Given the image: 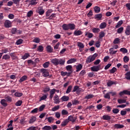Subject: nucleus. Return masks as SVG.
Masks as SVG:
<instances>
[{
  "mask_svg": "<svg viewBox=\"0 0 130 130\" xmlns=\"http://www.w3.org/2000/svg\"><path fill=\"white\" fill-rule=\"evenodd\" d=\"M37 12L38 13L39 15H43L45 11H44V9H43V7H39Z\"/></svg>",
  "mask_w": 130,
  "mask_h": 130,
  "instance_id": "nucleus-6",
  "label": "nucleus"
},
{
  "mask_svg": "<svg viewBox=\"0 0 130 130\" xmlns=\"http://www.w3.org/2000/svg\"><path fill=\"white\" fill-rule=\"evenodd\" d=\"M47 51V52H50V53H51L52 52L53 49H52V47L50 45H48L46 47Z\"/></svg>",
  "mask_w": 130,
  "mask_h": 130,
  "instance_id": "nucleus-21",
  "label": "nucleus"
},
{
  "mask_svg": "<svg viewBox=\"0 0 130 130\" xmlns=\"http://www.w3.org/2000/svg\"><path fill=\"white\" fill-rule=\"evenodd\" d=\"M4 26L6 28H10L12 27V22L9 20H6L4 22Z\"/></svg>",
  "mask_w": 130,
  "mask_h": 130,
  "instance_id": "nucleus-4",
  "label": "nucleus"
},
{
  "mask_svg": "<svg viewBox=\"0 0 130 130\" xmlns=\"http://www.w3.org/2000/svg\"><path fill=\"white\" fill-rule=\"evenodd\" d=\"M52 12H53V10H52V9H49L46 12V17H49V16H50V13H52Z\"/></svg>",
  "mask_w": 130,
  "mask_h": 130,
  "instance_id": "nucleus-33",
  "label": "nucleus"
},
{
  "mask_svg": "<svg viewBox=\"0 0 130 130\" xmlns=\"http://www.w3.org/2000/svg\"><path fill=\"white\" fill-rule=\"evenodd\" d=\"M72 69H73V67L71 65L66 66V70L69 72H72Z\"/></svg>",
  "mask_w": 130,
  "mask_h": 130,
  "instance_id": "nucleus-53",
  "label": "nucleus"
},
{
  "mask_svg": "<svg viewBox=\"0 0 130 130\" xmlns=\"http://www.w3.org/2000/svg\"><path fill=\"white\" fill-rule=\"evenodd\" d=\"M62 28L63 30H65L66 31H67V30H69L70 29L69 24H63L62 25Z\"/></svg>",
  "mask_w": 130,
  "mask_h": 130,
  "instance_id": "nucleus-24",
  "label": "nucleus"
},
{
  "mask_svg": "<svg viewBox=\"0 0 130 130\" xmlns=\"http://www.w3.org/2000/svg\"><path fill=\"white\" fill-rule=\"evenodd\" d=\"M55 94V88H53L50 91V98H53V95Z\"/></svg>",
  "mask_w": 130,
  "mask_h": 130,
  "instance_id": "nucleus-15",
  "label": "nucleus"
},
{
  "mask_svg": "<svg viewBox=\"0 0 130 130\" xmlns=\"http://www.w3.org/2000/svg\"><path fill=\"white\" fill-rule=\"evenodd\" d=\"M11 58V57H10V55L8 54H6L3 55L2 59H5V60H7L8 59H10Z\"/></svg>",
  "mask_w": 130,
  "mask_h": 130,
  "instance_id": "nucleus-37",
  "label": "nucleus"
},
{
  "mask_svg": "<svg viewBox=\"0 0 130 130\" xmlns=\"http://www.w3.org/2000/svg\"><path fill=\"white\" fill-rule=\"evenodd\" d=\"M112 85H116V82H115L114 81H112L111 80H109L107 82V86L108 87H110L111 86H112Z\"/></svg>",
  "mask_w": 130,
  "mask_h": 130,
  "instance_id": "nucleus-20",
  "label": "nucleus"
},
{
  "mask_svg": "<svg viewBox=\"0 0 130 130\" xmlns=\"http://www.w3.org/2000/svg\"><path fill=\"white\" fill-rule=\"evenodd\" d=\"M81 92H84V90L79 87L77 89V91H76V94H77V95H79L81 93Z\"/></svg>",
  "mask_w": 130,
  "mask_h": 130,
  "instance_id": "nucleus-59",
  "label": "nucleus"
},
{
  "mask_svg": "<svg viewBox=\"0 0 130 130\" xmlns=\"http://www.w3.org/2000/svg\"><path fill=\"white\" fill-rule=\"evenodd\" d=\"M28 77L26 75L22 76L19 80V83H22L24 82V81H26L27 80Z\"/></svg>",
  "mask_w": 130,
  "mask_h": 130,
  "instance_id": "nucleus-23",
  "label": "nucleus"
},
{
  "mask_svg": "<svg viewBox=\"0 0 130 130\" xmlns=\"http://www.w3.org/2000/svg\"><path fill=\"white\" fill-rule=\"evenodd\" d=\"M130 95V91L128 90H123V91H121L119 95L120 96H122L123 95Z\"/></svg>",
  "mask_w": 130,
  "mask_h": 130,
  "instance_id": "nucleus-11",
  "label": "nucleus"
},
{
  "mask_svg": "<svg viewBox=\"0 0 130 130\" xmlns=\"http://www.w3.org/2000/svg\"><path fill=\"white\" fill-rule=\"evenodd\" d=\"M32 15H33V11L32 10L28 11L27 13V16L28 17H31Z\"/></svg>",
  "mask_w": 130,
  "mask_h": 130,
  "instance_id": "nucleus-60",
  "label": "nucleus"
},
{
  "mask_svg": "<svg viewBox=\"0 0 130 130\" xmlns=\"http://www.w3.org/2000/svg\"><path fill=\"white\" fill-rule=\"evenodd\" d=\"M94 11L95 13H100V7L98 6H95L94 8Z\"/></svg>",
  "mask_w": 130,
  "mask_h": 130,
  "instance_id": "nucleus-43",
  "label": "nucleus"
},
{
  "mask_svg": "<svg viewBox=\"0 0 130 130\" xmlns=\"http://www.w3.org/2000/svg\"><path fill=\"white\" fill-rule=\"evenodd\" d=\"M38 129V127L31 126L27 129V130H37Z\"/></svg>",
  "mask_w": 130,
  "mask_h": 130,
  "instance_id": "nucleus-64",
  "label": "nucleus"
},
{
  "mask_svg": "<svg viewBox=\"0 0 130 130\" xmlns=\"http://www.w3.org/2000/svg\"><path fill=\"white\" fill-rule=\"evenodd\" d=\"M77 45L78 47H80V48H84V44L81 42H78Z\"/></svg>",
  "mask_w": 130,
  "mask_h": 130,
  "instance_id": "nucleus-55",
  "label": "nucleus"
},
{
  "mask_svg": "<svg viewBox=\"0 0 130 130\" xmlns=\"http://www.w3.org/2000/svg\"><path fill=\"white\" fill-rule=\"evenodd\" d=\"M61 100L63 102H66V101H69V100H70V98L68 96L64 95L61 98Z\"/></svg>",
  "mask_w": 130,
  "mask_h": 130,
  "instance_id": "nucleus-18",
  "label": "nucleus"
},
{
  "mask_svg": "<svg viewBox=\"0 0 130 130\" xmlns=\"http://www.w3.org/2000/svg\"><path fill=\"white\" fill-rule=\"evenodd\" d=\"M10 55L11 57H12L13 59H17V58H18V57L16 56L15 53H10Z\"/></svg>",
  "mask_w": 130,
  "mask_h": 130,
  "instance_id": "nucleus-47",
  "label": "nucleus"
},
{
  "mask_svg": "<svg viewBox=\"0 0 130 130\" xmlns=\"http://www.w3.org/2000/svg\"><path fill=\"white\" fill-rule=\"evenodd\" d=\"M120 51L121 52H122V53H127V49H126V48H121L120 49Z\"/></svg>",
  "mask_w": 130,
  "mask_h": 130,
  "instance_id": "nucleus-44",
  "label": "nucleus"
},
{
  "mask_svg": "<svg viewBox=\"0 0 130 130\" xmlns=\"http://www.w3.org/2000/svg\"><path fill=\"white\" fill-rule=\"evenodd\" d=\"M30 56V54L29 53H25L24 55L22 56V59H26V58H28Z\"/></svg>",
  "mask_w": 130,
  "mask_h": 130,
  "instance_id": "nucleus-50",
  "label": "nucleus"
},
{
  "mask_svg": "<svg viewBox=\"0 0 130 130\" xmlns=\"http://www.w3.org/2000/svg\"><path fill=\"white\" fill-rule=\"evenodd\" d=\"M68 121H71L72 122H75L77 120V117H74L72 115H70L68 117Z\"/></svg>",
  "mask_w": 130,
  "mask_h": 130,
  "instance_id": "nucleus-7",
  "label": "nucleus"
},
{
  "mask_svg": "<svg viewBox=\"0 0 130 130\" xmlns=\"http://www.w3.org/2000/svg\"><path fill=\"white\" fill-rule=\"evenodd\" d=\"M82 34H83V32L80 30H75L74 32V35L75 36H80V35H82Z\"/></svg>",
  "mask_w": 130,
  "mask_h": 130,
  "instance_id": "nucleus-17",
  "label": "nucleus"
},
{
  "mask_svg": "<svg viewBox=\"0 0 130 130\" xmlns=\"http://www.w3.org/2000/svg\"><path fill=\"white\" fill-rule=\"evenodd\" d=\"M97 57V54H94L93 56H89L86 59V63H90L92 61L95 60V58Z\"/></svg>",
  "mask_w": 130,
  "mask_h": 130,
  "instance_id": "nucleus-2",
  "label": "nucleus"
},
{
  "mask_svg": "<svg viewBox=\"0 0 130 130\" xmlns=\"http://www.w3.org/2000/svg\"><path fill=\"white\" fill-rule=\"evenodd\" d=\"M68 123H69V120L67 119L61 122V126H66Z\"/></svg>",
  "mask_w": 130,
  "mask_h": 130,
  "instance_id": "nucleus-30",
  "label": "nucleus"
},
{
  "mask_svg": "<svg viewBox=\"0 0 130 130\" xmlns=\"http://www.w3.org/2000/svg\"><path fill=\"white\" fill-rule=\"evenodd\" d=\"M68 25L70 30H75L76 28V25L73 23H69Z\"/></svg>",
  "mask_w": 130,
  "mask_h": 130,
  "instance_id": "nucleus-25",
  "label": "nucleus"
},
{
  "mask_svg": "<svg viewBox=\"0 0 130 130\" xmlns=\"http://www.w3.org/2000/svg\"><path fill=\"white\" fill-rule=\"evenodd\" d=\"M51 126L48 125H46L42 128V129L44 130H51Z\"/></svg>",
  "mask_w": 130,
  "mask_h": 130,
  "instance_id": "nucleus-48",
  "label": "nucleus"
},
{
  "mask_svg": "<svg viewBox=\"0 0 130 130\" xmlns=\"http://www.w3.org/2000/svg\"><path fill=\"white\" fill-rule=\"evenodd\" d=\"M45 108V105H42L39 107V110L40 112L43 111Z\"/></svg>",
  "mask_w": 130,
  "mask_h": 130,
  "instance_id": "nucleus-56",
  "label": "nucleus"
},
{
  "mask_svg": "<svg viewBox=\"0 0 130 130\" xmlns=\"http://www.w3.org/2000/svg\"><path fill=\"white\" fill-rule=\"evenodd\" d=\"M55 115L56 118H59L60 117V113L59 112H56L55 113Z\"/></svg>",
  "mask_w": 130,
  "mask_h": 130,
  "instance_id": "nucleus-63",
  "label": "nucleus"
},
{
  "mask_svg": "<svg viewBox=\"0 0 130 130\" xmlns=\"http://www.w3.org/2000/svg\"><path fill=\"white\" fill-rule=\"evenodd\" d=\"M59 105L55 106L52 108V111H56L59 109Z\"/></svg>",
  "mask_w": 130,
  "mask_h": 130,
  "instance_id": "nucleus-45",
  "label": "nucleus"
},
{
  "mask_svg": "<svg viewBox=\"0 0 130 130\" xmlns=\"http://www.w3.org/2000/svg\"><path fill=\"white\" fill-rule=\"evenodd\" d=\"M125 78L126 79V80H130V71L127 72L125 74Z\"/></svg>",
  "mask_w": 130,
  "mask_h": 130,
  "instance_id": "nucleus-34",
  "label": "nucleus"
},
{
  "mask_svg": "<svg viewBox=\"0 0 130 130\" xmlns=\"http://www.w3.org/2000/svg\"><path fill=\"white\" fill-rule=\"evenodd\" d=\"M120 43V39H119V38H116L113 41L114 44H118V43Z\"/></svg>",
  "mask_w": 130,
  "mask_h": 130,
  "instance_id": "nucleus-36",
  "label": "nucleus"
},
{
  "mask_svg": "<svg viewBox=\"0 0 130 130\" xmlns=\"http://www.w3.org/2000/svg\"><path fill=\"white\" fill-rule=\"evenodd\" d=\"M107 26V23L106 22H102L100 25V29H104V28H106Z\"/></svg>",
  "mask_w": 130,
  "mask_h": 130,
  "instance_id": "nucleus-27",
  "label": "nucleus"
},
{
  "mask_svg": "<svg viewBox=\"0 0 130 130\" xmlns=\"http://www.w3.org/2000/svg\"><path fill=\"white\" fill-rule=\"evenodd\" d=\"M14 96H15V97H21L23 96V93L19 92H16L14 94Z\"/></svg>",
  "mask_w": 130,
  "mask_h": 130,
  "instance_id": "nucleus-46",
  "label": "nucleus"
},
{
  "mask_svg": "<svg viewBox=\"0 0 130 130\" xmlns=\"http://www.w3.org/2000/svg\"><path fill=\"white\" fill-rule=\"evenodd\" d=\"M33 42H35V43H39V42H40V39L36 38L33 40Z\"/></svg>",
  "mask_w": 130,
  "mask_h": 130,
  "instance_id": "nucleus-61",
  "label": "nucleus"
},
{
  "mask_svg": "<svg viewBox=\"0 0 130 130\" xmlns=\"http://www.w3.org/2000/svg\"><path fill=\"white\" fill-rule=\"evenodd\" d=\"M41 72L43 77H48L49 76V72L46 69H41Z\"/></svg>",
  "mask_w": 130,
  "mask_h": 130,
  "instance_id": "nucleus-3",
  "label": "nucleus"
},
{
  "mask_svg": "<svg viewBox=\"0 0 130 130\" xmlns=\"http://www.w3.org/2000/svg\"><path fill=\"white\" fill-rule=\"evenodd\" d=\"M94 97L93 94H88L85 97V99H91Z\"/></svg>",
  "mask_w": 130,
  "mask_h": 130,
  "instance_id": "nucleus-58",
  "label": "nucleus"
},
{
  "mask_svg": "<svg viewBox=\"0 0 130 130\" xmlns=\"http://www.w3.org/2000/svg\"><path fill=\"white\" fill-rule=\"evenodd\" d=\"M102 18V14H96L94 16V19H97L98 20H101Z\"/></svg>",
  "mask_w": 130,
  "mask_h": 130,
  "instance_id": "nucleus-31",
  "label": "nucleus"
},
{
  "mask_svg": "<svg viewBox=\"0 0 130 130\" xmlns=\"http://www.w3.org/2000/svg\"><path fill=\"white\" fill-rule=\"evenodd\" d=\"M43 50V46L40 45L39 46L37 51H39L40 52H42V51Z\"/></svg>",
  "mask_w": 130,
  "mask_h": 130,
  "instance_id": "nucleus-62",
  "label": "nucleus"
},
{
  "mask_svg": "<svg viewBox=\"0 0 130 130\" xmlns=\"http://www.w3.org/2000/svg\"><path fill=\"white\" fill-rule=\"evenodd\" d=\"M38 2L37 1H36V0H31L29 2V5L30 6H35L36 5H37Z\"/></svg>",
  "mask_w": 130,
  "mask_h": 130,
  "instance_id": "nucleus-32",
  "label": "nucleus"
},
{
  "mask_svg": "<svg viewBox=\"0 0 130 130\" xmlns=\"http://www.w3.org/2000/svg\"><path fill=\"white\" fill-rule=\"evenodd\" d=\"M114 127L116 128H122L124 127V125H123L122 124H115Z\"/></svg>",
  "mask_w": 130,
  "mask_h": 130,
  "instance_id": "nucleus-29",
  "label": "nucleus"
},
{
  "mask_svg": "<svg viewBox=\"0 0 130 130\" xmlns=\"http://www.w3.org/2000/svg\"><path fill=\"white\" fill-rule=\"evenodd\" d=\"M102 119H103V120H108L109 121V120L111 119V116L106 114L103 116Z\"/></svg>",
  "mask_w": 130,
  "mask_h": 130,
  "instance_id": "nucleus-10",
  "label": "nucleus"
},
{
  "mask_svg": "<svg viewBox=\"0 0 130 130\" xmlns=\"http://www.w3.org/2000/svg\"><path fill=\"white\" fill-rule=\"evenodd\" d=\"M75 68L76 69V72L78 73V72H80L83 69V65L82 64H79L75 66Z\"/></svg>",
  "mask_w": 130,
  "mask_h": 130,
  "instance_id": "nucleus-13",
  "label": "nucleus"
},
{
  "mask_svg": "<svg viewBox=\"0 0 130 130\" xmlns=\"http://www.w3.org/2000/svg\"><path fill=\"white\" fill-rule=\"evenodd\" d=\"M109 53L111 55H113V54H115V53H116V52H117V51L116 50H113V48H111L110 49H109Z\"/></svg>",
  "mask_w": 130,
  "mask_h": 130,
  "instance_id": "nucleus-28",
  "label": "nucleus"
},
{
  "mask_svg": "<svg viewBox=\"0 0 130 130\" xmlns=\"http://www.w3.org/2000/svg\"><path fill=\"white\" fill-rule=\"evenodd\" d=\"M79 103H80V102L77 100L72 101L73 105H77V104H79Z\"/></svg>",
  "mask_w": 130,
  "mask_h": 130,
  "instance_id": "nucleus-57",
  "label": "nucleus"
},
{
  "mask_svg": "<svg viewBox=\"0 0 130 130\" xmlns=\"http://www.w3.org/2000/svg\"><path fill=\"white\" fill-rule=\"evenodd\" d=\"M49 64H50L49 61H47V62H45L43 64V67H44V68L46 69L49 67Z\"/></svg>",
  "mask_w": 130,
  "mask_h": 130,
  "instance_id": "nucleus-52",
  "label": "nucleus"
},
{
  "mask_svg": "<svg viewBox=\"0 0 130 130\" xmlns=\"http://www.w3.org/2000/svg\"><path fill=\"white\" fill-rule=\"evenodd\" d=\"M85 36H87L88 38H92L93 37V34L91 32H86L85 35Z\"/></svg>",
  "mask_w": 130,
  "mask_h": 130,
  "instance_id": "nucleus-35",
  "label": "nucleus"
},
{
  "mask_svg": "<svg viewBox=\"0 0 130 130\" xmlns=\"http://www.w3.org/2000/svg\"><path fill=\"white\" fill-rule=\"evenodd\" d=\"M54 101L55 104H58L59 103V97H58L57 94H55L54 96Z\"/></svg>",
  "mask_w": 130,
  "mask_h": 130,
  "instance_id": "nucleus-12",
  "label": "nucleus"
},
{
  "mask_svg": "<svg viewBox=\"0 0 130 130\" xmlns=\"http://www.w3.org/2000/svg\"><path fill=\"white\" fill-rule=\"evenodd\" d=\"M125 34L126 35H130V25H127L125 30Z\"/></svg>",
  "mask_w": 130,
  "mask_h": 130,
  "instance_id": "nucleus-16",
  "label": "nucleus"
},
{
  "mask_svg": "<svg viewBox=\"0 0 130 130\" xmlns=\"http://www.w3.org/2000/svg\"><path fill=\"white\" fill-rule=\"evenodd\" d=\"M61 114L62 115H68V114H69V112H68L67 110L63 109L61 111Z\"/></svg>",
  "mask_w": 130,
  "mask_h": 130,
  "instance_id": "nucleus-49",
  "label": "nucleus"
},
{
  "mask_svg": "<svg viewBox=\"0 0 130 130\" xmlns=\"http://www.w3.org/2000/svg\"><path fill=\"white\" fill-rule=\"evenodd\" d=\"M123 31V27H121L117 29V33H118V34H121V33H122Z\"/></svg>",
  "mask_w": 130,
  "mask_h": 130,
  "instance_id": "nucleus-40",
  "label": "nucleus"
},
{
  "mask_svg": "<svg viewBox=\"0 0 130 130\" xmlns=\"http://www.w3.org/2000/svg\"><path fill=\"white\" fill-rule=\"evenodd\" d=\"M51 61L54 66H58V64L63 65L64 64V62H66L64 60H63L62 59H57L56 58L52 59Z\"/></svg>",
  "mask_w": 130,
  "mask_h": 130,
  "instance_id": "nucleus-1",
  "label": "nucleus"
},
{
  "mask_svg": "<svg viewBox=\"0 0 130 130\" xmlns=\"http://www.w3.org/2000/svg\"><path fill=\"white\" fill-rule=\"evenodd\" d=\"M129 60V58H128V57H127V56H125L123 57L124 62H128Z\"/></svg>",
  "mask_w": 130,
  "mask_h": 130,
  "instance_id": "nucleus-54",
  "label": "nucleus"
},
{
  "mask_svg": "<svg viewBox=\"0 0 130 130\" xmlns=\"http://www.w3.org/2000/svg\"><path fill=\"white\" fill-rule=\"evenodd\" d=\"M1 104L4 107H7L8 106V102L6 100V99H2L0 102Z\"/></svg>",
  "mask_w": 130,
  "mask_h": 130,
  "instance_id": "nucleus-8",
  "label": "nucleus"
},
{
  "mask_svg": "<svg viewBox=\"0 0 130 130\" xmlns=\"http://www.w3.org/2000/svg\"><path fill=\"white\" fill-rule=\"evenodd\" d=\"M45 119H47L49 123H51V122H53V121H54V118H53V117H46Z\"/></svg>",
  "mask_w": 130,
  "mask_h": 130,
  "instance_id": "nucleus-19",
  "label": "nucleus"
},
{
  "mask_svg": "<svg viewBox=\"0 0 130 130\" xmlns=\"http://www.w3.org/2000/svg\"><path fill=\"white\" fill-rule=\"evenodd\" d=\"M92 30L93 33H99V32H100V29L99 28L94 27Z\"/></svg>",
  "mask_w": 130,
  "mask_h": 130,
  "instance_id": "nucleus-41",
  "label": "nucleus"
},
{
  "mask_svg": "<svg viewBox=\"0 0 130 130\" xmlns=\"http://www.w3.org/2000/svg\"><path fill=\"white\" fill-rule=\"evenodd\" d=\"M123 22L122 20L119 21L117 23V25L115 26V28H119L121 25H122V23Z\"/></svg>",
  "mask_w": 130,
  "mask_h": 130,
  "instance_id": "nucleus-38",
  "label": "nucleus"
},
{
  "mask_svg": "<svg viewBox=\"0 0 130 130\" xmlns=\"http://www.w3.org/2000/svg\"><path fill=\"white\" fill-rule=\"evenodd\" d=\"M36 119V116H32L29 120V123H33V122H35Z\"/></svg>",
  "mask_w": 130,
  "mask_h": 130,
  "instance_id": "nucleus-26",
  "label": "nucleus"
},
{
  "mask_svg": "<svg viewBox=\"0 0 130 130\" xmlns=\"http://www.w3.org/2000/svg\"><path fill=\"white\" fill-rule=\"evenodd\" d=\"M22 103H23L22 101H18L15 104V105L16 106H21V105H22Z\"/></svg>",
  "mask_w": 130,
  "mask_h": 130,
  "instance_id": "nucleus-51",
  "label": "nucleus"
},
{
  "mask_svg": "<svg viewBox=\"0 0 130 130\" xmlns=\"http://www.w3.org/2000/svg\"><path fill=\"white\" fill-rule=\"evenodd\" d=\"M73 88V86L72 85H70L68 87V89L66 91V93L67 94H69L71 91H72V89Z\"/></svg>",
  "mask_w": 130,
  "mask_h": 130,
  "instance_id": "nucleus-42",
  "label": "nucleus"
},
{
  "mask_svg": "<svg viewBox=\"0 0 130 130\" xmlns=\"http://www.w3.org/2000/svg\"><path fill=\"white\" fill-rule=\"evenodd\" d=\"M76 61H77V59L75 58H71L67 61V63L70 64V63H74V62H76Z\"/></svg>",
  "mask_w": 130,
  "mask_h": 130,
  "instance_id": "nucleus-14",
  "label": "nucleus"
},
{
  "mask_svg": "<svg viewBox=\"0 0 130 130\" xmlns=\"http://www.w3.org/2000/svg\"><path fill=\"white\" fill-rule=\"evenodd\" d=\"M118 103L119 104H122V103H126V100L123 99H119L117 100Z\"/></svg>",
  "mask_w": 130,
  "mask_h": 130,
  "instance_id": "nucleus-22",
  "label": "nucleus"
},
{
  "mask_svg": "<svg viewBox=\"0 0 130 130\" xmlns=\"http://www.w3.org/2000/svg\"><path fill=\"white\" fill-rule=\"evenodd\" d=\"M5 100L8 102L9 103H11L13 101L12 97L10 96V95H6L4 97Z\"/></svg>",
  "mask_w": 130,
  "mask_h": 130,
  "instance_id": "nucleus-9",
  "label": "nucleus"
},
{
  "mask_svg": "<svg viewBox=\"0 0 130 130\" xmlns=\"http://www.w3.org/2000/svg\"><path fill=\"white\" fill-rule=\"evenodd\" d=\"M117 69L115 67H113L112 69L109 70L110 74H114Z\"/></svg>",
  "mask_w": 130,
  "mask_h": 130,
  "instance_id": "nucleus-39",
  "label": "nucleus"
},
{
  "mask_svg": "<svg viewBox=\"0 0 130 130\" xmlns=\"http://www.w3.org/2000/svg\"><path fill=\"white\" fill-rule=\"evenodd\" d=\"M100 68H101V66L100 65L94 66L91 67V70L92 72H98V71H100Z\"/></svg>",
  "mask_w": 130,
  "mask_h": 130,
  "instance_id": "nucleus-5",
  "label": "nucleus"
}]
</instances>
